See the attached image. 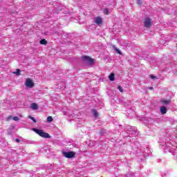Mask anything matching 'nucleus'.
Listing matches in <instances>:
<instances>
[{"label": "nucleus", "instance_id": "f257e3e1", "mask_svg": "<svg viewBox=\"0 0 177 177\" xmlns=\"http://www.w3.org/2000/svg\"><path fill=\"white\" fill-rule=\"evenodd\" d=\"M32 131L35 132V133H37L39 136H41V138H44L45 139H50V135H49L48 133H45L41 129L33 128Z\"/></svg>", "mask_w": 177, "mask_h": 177}, {"label": "nucleus", "instance_id": "f03ea898", "mask_svg": "<svg viewBox=\"0 0 177 177\" xmlns=\"http://www.w3.org/2000/svg\"><path fill=\"white\" fill-rule=\"evenodd\" d=\"M149 149L147 148H142L136 151V155L138 157H147L149 156Z\"/></svg>", "mask_w": 177, "mask_h": 177}, {"label": "nucleus", "instance_id": "7ed1b4c3", "mask_svg": "<svg viewBox=\"0 0 177 177\" xmlns=\"http://www.w3.org/2000/svg\"><path fill=\"white\" fill-rule=\"evenodd\" d=\"M127 133H129V138H131V136H135V133H136V128L131 126L127 127Z\"/></svg>", "mask_w": 177, "mask_h": 177}, {"label": "nucleus", "instance_id": "20e7f679", "mask_svg": "<svg viewBox=\"0 0 177 177\" xmlns=\"http://www.w3.org/2000/svg\"><path fill=\"white\" fill-rule=\"evenodd\" d=\"M144 27H146V28H150L151 26H153V21H151V19L150 18H145L144 20Z\"/></svg>", "mask_w": 177, "mask_h": 177}, {"label": "nucleus", "instance_id": "39448f33", "mask_svg": "<svg viewBox=\"0 0 177 177\" xmlns=\"http://www.w3.org/2000/svg\"><path fill=\"white\" fill-rule=\"evenodd\" d=\"M63 156L66 158H73L75 156V153L74 151L63 152Z\"/></svg>", "mask_w": 177, "mask_h": 177}, {"label": "nucleus", "instance_id": "423d86ee", "mask_svg": "<svg viewBox=\"0 0 177 177\" xmlns=\"http://www.w3.org/2000/svg\"><path fill=\"white\" fill-rule=\"evenodd\" d=\"M167 151H169V153H172V145L168 142H166L165 146V152L167 153Z\"/></svg>", "mask_w": 177, "mask_h": 177}, {"label": "nucleus", "instance_id": "0eeeda50", "mask_svg": "<svg viewBox=\"0 0 177 177\" xmlns=\"http://www.w3.org/2000/svg\"><path fill=\"white\" fill-rule=\"evenodd\" d=\"M82 59L83 62H86V63H88V64H93V59H92L91 57H89L88 56L82 57Z\"/></svg>", "mask_w": 177, "mask_h": 177}, {"label": "nucleus", "instance_id": "6e6552de", "mask_svg": "<svg viewBox=\"0 0 177 177\" xmlns=\"http://www.w3.org/2000/svg\"><path fill=\"white\" fill-rule=\"evenodd\" d=\"M25 85L26 86H27V88H33L34 82H32V80H31V79L28 78L26 79Z\"/></svg>", "mask_w": 177, "mask_h": 177}, {"label": "nucleus", "instance_id": "1a4fd4ad", "mask_svg": "<svg viewBox=\"0 0 177 177\" xmlns=\"http://www.w3.org/2000/svg\"><path fill=\"white\" fill-rule=\"evenodd\" d=\"M94 23H95L97 26H102L103 23V19L100 17H97L94 19Z\"/></svg>", "mask_w": 177, "mask_h": 177}, {"label": "nucleus", "instance_id": "9d476101", "mask_svg": "<svg viewBox=\"0 0 177 177\" xmlns=\"http://www.w3.org/2000/svg\"><path fill=\"white\" fill-rule=\"evenodd\" d=\"M167 107H165V106H161L160 107V113H161V114H167Z\"/></svg>", "mask_w": 177, "mask_h": 177}, {"label": "nucleus", "instance_id": "9b49d317", "mask_svg": "<svg viewBox=\"0 0 177 177\" xmlns=\"http://www.w3.org/2000/svg\"><path fill=\"white\" fill-rule=\"evenodd\" d=\"M30 109H32V110H37L38 109V104H37V103H32L30 105Z\"/></svg>", "mask_w": 177, "mask_h": 177}, {"label": "nucleus", "instance_id": "f8f14e48", "mask_svg": "<svg viewBox=\"0 0 177 177\" xmlns=\"http://www.w3.org/2000/svg\"><path fill=\"white\" fill-rule=\"evenodd\" d=\"M161 103H162L163 104H169L171 103V100H162Z\"/></svg>", "mask_w": 177, "mask_h": 177}, {"label": "nucleus", "instance_id": "ddd939ff", "mask_svg": "<svg viewBox=\"0 0 177 177\" xmlns=\"http://www.w3.org/2000/svg\"><path fill=\"white\" fill-rule=\"evenodd\" d=\"M114 78H115V75L114 73H111L109 75V80L110 81H114Z\"/></svg>", "mask_w": 177, "mask_h": 177}, {"label": "nucleus", "instance_id": "4468645a", "mask_svg": "<svg viewBox=\"0 0 177 177\" xmlns=\"http://www.w3.org/2000/svg\"><path fill=\"white\" fill-rule=\"evenodd\" d=\"M53 121V118H52V116H48L47 118V122L50 123L52 122Z\"/></svg>", "mask_w": 177, "mask_h": 177}, {"label": "nucleus", "instance_id": "2eb2a0df", "mask_svg": "<svg viewBox=\"0 0 177 177\" xmlns=\"http://www.w3.org/2000/svg\"><path fill=\"white\" fill-rule=\"evenodd\" d=\"M40 44H41V45H46L47 41L46 39H43L40 40Z\"/></svg>", "mask_w": 177, "mask_h": 177}, {"label": "nucleus", "instance_id": "dca6fc26", "mask_svg": "<svg viewBox=\"0 0 177 177\" xmlns=\"http://www.w3.org/2000/svg\"><path fill=\"white\" fill-rule=\"evenodd\" d=\"M113 48L115 50V52H117V53H118L119 55H121V52L118 48H117V47H115V46H113Z\"/></svg>", "mask_w": 177, "mask_h": 177}, {"label": "nucleus", "instance_id": "f3484780", "mask_svg": "<svg viewBox=\"0 0 177 177\" xmlns=\"http://www.w3.org/2000/svg\"><path fill=\"white\" fill-rule=\"evenodd\" d=\"M92 113H93V115H94V117H97V111H96V109H93L92 111Z\"/></svg>", "mask_w": 177, "mask_h": 177}, {"label": "nucleus", "instance_id": "a211bd4d", "mask_svg": "<svg viewBox=\"0 0 177 177\" xmlns=\"http://www.w3.org/2000/svg\"><path fill=\"white\" fill-rule=\"evenodd\" d=\"M103 12L104 15H109V8H104L103 10Z\"/></svg>", "mask_w": 177, "mask_h": 177}, {"label": "nucleus", "instance_id": "6ab92c4d", "mask_svg": "<svg viewBox=\"0 0 177 177\" xmlns=\"http://www.w3.org/2000/svg\"><path fill=\"white\" fill-rule=\"evenodd\" d=\"M20 69H17L15 72H13V74H16V75H20Z\"/></svg>", "mask_w": 177, "mask_h": 177}, {"label": "nucleus", "instance_id": "aec40b11", "mask_svg": "<svg viewBox=\"0 0 177 177\" xmlns=\"http://www.w3.org/2000/svg\"><path fill=\"white\" fill-rule=\"evenodd\" d=\"M28 118H30V120H32V121H33V122H37V120H35V118L34 117L29 115Z\"/></svg>", "mask_w": 177, "mask_h": 177}, {"label": "nucleus", "instance_id": "412c9836", "mask_svg": "<svg viewBox=\"0 0 177 177\" xmlns=\"http://www.w3.org/2000/svg\"><path fill=\"white\" fill-rule=\"evenodd\" d=\"M118 89L121 93L124 92V89H122V87L121 86H118Z\"/></svg>", "mask_w": 177, "mask_h": 177}, {"label": "nucleus", "instance_id": "4be33fe9", "mask_svg": "<svg viewBox=\"0 0 177 177\" xmlns=\"http://www.w3.org/2000/svg\"><path fill=\"white\" fill-rule=\"evenodd\" d=\"M12 120H14V121H19V117L17 116L12 117Z\"/></svg>", "mask_w": 177, "mask_h": 177}, {"label": "nucleus", "instance_id": "5701e85b", "mask_svg": "<svg viewBox=\"0 0 177 177\" xmlns=\"http://www.w3.org/2000/svg\"><path fill=\"white\" fill-rule=\"evenodd\" d=\"M12 118H13V116L10 115L7 118V121H10V120H12Z\"/></svg>", "mask_w": 177, "mask_h": 177}, {"label": "nucleus", "instance_id": "b1692460", "mask_svg": "<svg viewBox=\"0 0 177 177\" xmlns=\"http://www.w3.org/2000/svg\"><path fill=\"white\" fill-rule=\"evenodd\" d=\"M138 5H142V0H137Z\"/></svg>", "mask_w": 177, "mask_h": 177}, {"label": "nucleus", "instance_id": "393cba45", "mask_svg": "<svg viewBox=\"0 0 177 177\" xmlns=\"http://www.w3.org/2000/svg\"><path fill=\"white\" fill-rule=\"evenodd\" d=\"M15 142H17V143H20V139L16 138Z\"/></svg>", "mask_w": 177, "mask_h": 177}, {"label": "nucleus", "instance_id": "a878e982", "mask_svg": "<svg viewBox=\"0 0 177 177\" xmlns=\"http://www.w3.org/2000/svg\"><path fill=\"white\" fill-rule=\"evenodd\" d=\"M150 77H151L152 80L156 79V76H154V75H150Z\"/></svg>", "mask_w": 177, "mask_h": 177}, {"label": "nucleus", "instance_id": "bb28decb", "mask_svg": "<svg viewBox=\"0 0 177 177\" xmlns=\"http://www.w3.org/2000/svg\"><path fill=\"white\" fill-rule=\"evenodd\" d=\"M63 114H64V115H68V114L67 113L66 111H64V112H63Z\"/></svg>", "mask_w": 177, "mask_h": 177}, {"label": "nucleus", "instance_id": "cd10ccee", "mask_svg": "<svg viewBox=\"0 0 177 177\" xmlns=\"http://www.w3.org/2000/svg\"><path fill=\"white\" fill-rule=\"evenodd\" d=\"M149 89L151 91V89H153V87H149Z\"/></svg>", "mask_w": 177, "mask_h": 177}, {"label": "nucleus", "instance_id": "c85d7f7f", "mask_svg": "<svg viewBox=\"0 0 177 177\" xmlns=\"http://www.w3.org/2000/svg\"><path fill=\"white\" fill-rule=\"evenodd\" d=\"M68 115H71V114L68 113Z\"/></svg>", "mask_w": 177, "mask_h": 177}, {"label": "nucleus", "instance_id": "c756f323", "mask_svg": "<svg viewBox=\"0 0 177 177\" xmlns=\"http://www.w3.org/2000/svg\"><path fill=\"white\" fill-rule=\"evenodd\" d=\"M173 156H175V154H174V153H173Z\"/></svg>", "mask_w": 177, "mask_h": 177}]
</instances>
